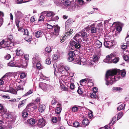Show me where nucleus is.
<instances>
[{
    "label": "nucleus",
    "instance_id": "f257e3e1",
    "mask_svg": "<svg viewBox=\"0 0 129 129\" xmlns=\"http://www.w3.org/2000/svg\"><path fill=\"white\" fill-rule=\"evenodd\" d=\"M119 73V72L115 70L108 71L106 74L105 78L106 84L107 85L112 84L113 82L118 80L119 78L115 75Z\"/></svg>",
    "mask_w": 129,
    "mask_h": 129
},
{
    "label": "nucleus",
    "instance_id": "f03ea898",
    "mask_svg": "<svg viewBox=\"0 0 129 129\" xmlns=\"http://www.w3.org/2000/svg\"><path fill=\"white\" fill-rule=\"evenodd\" d=\"M56 4L62 6V7L68 9V11L71 10L73 9V6H71V2L69 0H59L56 1Z\"/></svg>",
    "mask_w": 129,
    "mask_h": 129
},
{
    "label": "nucleus",
    "instance_id": "7ed1b4c3",
    "mask_svg": "<svg viewBox=\"0 0 129 129\" xmlns=\"http://www.w3.org/2000/svg\"><path fill=\"white\" fill-rule=\"evenodd\" d=\"M33 104H30L27 106L26 109L22 112V116L23 117H26L28 116V114L27 111V110L29 112H31L34 110L35 108L33 107Z\"/></svg>",
    "mask_w": 129,
    "mask_h": 129
},
{
    "label": "nucleus",
    "instance_id": "20e7f679",
    "mask_svg": "<svg viewBox=\"0 0 129 129\" xmlns=\"http://www.w3.org/2000/svg\"><path fill=\"white\" fill-rule=\"evenodd\" d=\"M11 79V76L6 73L0 79V85H3L4 83H6L9 80H10Z\"/></svg>",
    "mask_w": 129,
    "mask_h": 129
},
{
    "label": "nucleus",
    "instance_id": "39448f33",
    "mask_svg": "<svg viewBox=\"0 0 129 129\" xmlns=\"http://www.w3.org/2000/svg\"><path fill=\"white\" fill-rule=\"evenodd\" d=\"M104 44L105 47L110 48L115 46L116 44V43L115 42L105 41H104Z\"/></svg>",
    "mask_w": 129,
    "mask_h": 129
},
{
    "label": "nucleus",
    "instance_id": "423d86ee",
    "mask_svg": "<svg viewBox=\"0 0 129 129\" xmlns=\"http://www.w3.org/2000/svg\"><path fill=\"white\" fill-rule=\"evenodd\" d=\"M38 126L40 127H42L45 126L46 123L45 120L43 118L38 119L37 121Z\"/></svg>",
    "mask_w": 129,
    "mask_h": 129
},
{
    "label": "nucleus",
    "instance_id": "0eeeda50",
    "mask_svg": "<svg viewBox=\"0 0 129 129\" xmlns=\"http://www.w3.org/2000/svg\"><path fill=\"white\" fill-rule=\"evenodd\" d=\"M41 14L42 15L45 16H46L48 17H53L55 14L54 12L50 11H45L42 12Z\"/></svg>",
    "mask_w": 129,
    "mask_h": 129
},
{
    "label": "nucleus",
    "instance_id": "6e6552de",
    "mask_svg": "<svg viewBox=\"0 0 129 129\" xmlns=\"http://www.w3.org/2000/svg\"><path fill=\"white\" fill-rule=\"evenodd\" d=\"M15 67L18 68H25L27 66V63L26 62H25V65H23V64H21V61L20 60H17L16 61Z\"/></svg>",
    "mask_w": 129,
    "mask_h": 129
},
{
    "label": "nucleus",
    "instance_id": "1a4fd4ad",
    "mask_svg": "<svg viewBox=\"0 0 129 129\" xmlns=\"http://www.w3.org/2000/svg\"><path fill=\"white\" fill-rule=\"evenodd\" d=\"M39 84V86L43 90L45 91L47 90L48 87L49 86V85L44 83H40Z\"/></svg>",
    "mask_w": 129,
    "mask_h": 129
},
{
    "label": "nucleus",
    "instance_id": "9d476101",
    "mask_svg": "<svg viewBox=\"0 0 129 129\" xmlns=\"http://www.w3.org/2000/svg\"><path fill=\"white\" fill-rule=\"evenodd\" d=\"M112 55L111 54L107 56L106 58L104 59V62L107 63H112Z\"/></svg>",
    "mask_w": 129,
    "mask_h": 129
},
{
    "label": "nucleus",
    "instance_id": "9b49d317",
    "mask_svg": "<svg viewBox=\"0 0 129 129\" xmlns=\"http://www.w3.org/2000/svg\"><path fill=\"white\" fill-rule=\"evenodd\" d=\"M75 54L74 51H70L69 53V57L68 60L69 61H72L74 59V56Z\"/></svg>",
    "mask_w": 129,
    "mask_h": 129
},
{
    "label": "nucleus",
    "instance_id": "f8f14e48",
    "mask_svg": "<svg viewBox=\"0 0 129 129\" xmlns=\"http://www.w3.org/2000/svg\"><path fill=\"white\" fill-rule=\"evenodd\" d=\"M53 27L54 28V31L53 33V35L58 36L59 34L60 27L57 25L56 26L54 25Z\"/></svg>",
    "mask_w": 129,
    "mask_h": 129
},
{
    "label": "nucleus",
    "instance_id": "ddd939ff",
    "mask_svg": "<svg viewBox=\"0 0 129 129\" xmlns=\"http://www.w3.org/2000/svg\"><path fill=\"white\" fill-rule=\"evenodd\" d=\"M104 40L105 41L115 42L114 41V37L112 36H109L108 35L104 37Z\"/></svg>",
    "mask_w": 129,
    "mask_h": 129
},
{
    "label": "nucleus",
    "instance_id": "4468645a",
    "mask_svg": "<svg viewBox=\"0 0 129 129\" xmlns=\"http://www.w3.org/2000/svg\"><path fill=\"white\" fill-rule=\"evenodd\" d=\"M63 68V66L62 64H61L60 66L58 67V70L59 73L63 75H64L66 72L64 70Z\"/></svg>",
    "mask_w": 129,
    "mask_h": 129
},
{
    "label": "nucleus",
    "instance_id": "2eb2a0df",
    "mask_svg": "<svg viewBox=\"0 0 129 129\" xmlns=\"http://www.w3.org/2000/svg\"><path fill=\"white\" fill-rule=\"evenodd\" d=\"M102 43L99 40H96L94 43V47L96 48H99L101 47Z\"/></svg>",
    "mask_w": 129,
    "mask_h": 129
},
{
    "label": "nucleus",
    "instance_id": "dca6fc26",
    "mask_svg": "<svg viewBox=\"0 0 129 129\" xmlns=\"http://www.w3.org/2000/svg\"><path fill=\"white\" fill-rule=\"evenodd\" d=\"M14 14L16 18H20L23 15V14L19 11H15Z\"/></svg>",
    "mask_w": 129,
    "mask_h": 129
},
{
    "label": "nucleus",
    "instance_id": "f3484780",
    "mask_svg": "<svg viewBox=\"0 0 129 129\" xmlns=\"http://www.w3.org/2000/svg\"><path fill=\"white\" fill-rule=\"evenodd\" d=\"M77 42H76L73 40H71L70 42V47H71V49L73 50H75V48L76 45V43Z\"/></svg>",
    "mask_w": 129,
    "mask_h": 129
},
{
    "label": "nucleus",
    "instance_id": "a211bd4d",
    "mask_svg": "<svg viewBox=\"0 0 129 129\" xmlns=\"http://www.w3.org/2000/svg\"><path fill=\"white\" fill-rule=\"evenodd\" d=\"M45 109V106L44 104H41L39 106L38 110L39 112L42 113L44 111Z\"/></svg>",
    "mask_w": 129,
    "mask_h": 129
},
{
    "label": "nucleus",
    "instance_id": "6ab92c4d",
    "mask_svg": "<svg viewBox=\"0 0 129 129\" xmlns=\"http://www.w3.org/2000/svg\"><path fill=\"white\" fill-rule=\"evenodd\" d=\"M43 33L41 30H39L35 32V36L37 38L41 37L43 35Z\"/></svg>",
    "mask_w": 129,
    "mask_h": 129
},
{
    "label": "nucleus",
    "instance_id": "aec40b11",
    "mask_svg": "<svg viewBox=\"0 0 129 129\" xmlns=\"http://www.w3.org/2000/svg\"><path fill=\"white\" fill-rule=\"evenodd\" d=\"M6 42H5V46L4 47L3 46V48H6L7 47H9V45H10L11 44H13V42L10 43V42L9 41H8V39H5Z\"/></svg>",
    "mask_w": 129,
    "mask_h": 129
},
{
    "label": "nucleus",
    "instance_id": "412c9836",
    "mask_svg": "<svg viewBox=\"0 0 129 129\" xmlns=\"http://www.w3.org/2000/svg\"><path fill=\"white\" fill-rule=\"evenodd\" d=\"M16 55L17 56H21L23 54V51L20 48H18L16 50Z\"/></svg>",
    "mask_w": 129,
    "mask_h": 129
},
{
    "label": "nucleus",
    "instance_id": "4be33fe9",
    "mask_svg": "<svg viewBox=\"0 0 129 129\" xmlns=\"http://www.w3.org/2000/svg\"><path fill=\"white\" fill-rule=\"evenodd\" d=\"M103 27L102 23V22L98 24L96 28L98 32H99L102 30Z\"/></svg>",
    "mask_w": 129,
    "mask_h": 129
},
{
    "label": "nucleus",
    "instance_id": "5701e85b",
    "mask_svg": "<svg viewBox=\"0 0 129 129\" xmlns=\"http://www.w3.org/2000/svg\"><path fill=\"white\" fill-rule=\"evenodd\" d=\"M26 102V100H23L19 102L18 107L19 108H21L25 104Z\"/></svg>",
    "mask_w": 129,
    "mask_h": 129
},
{
    "label": "nucleus",
    "instance_id": "b1692460",
    "mask_svg": "<svg viewBox=\"0 0 129 129\" xmlns=\"http://www.w3.org/2000/svg\"><path fill=\"white\" fill-rule=\"evenodd\" d=\"M122 89V88L119 87H114L112 88L113 91L114 92L120 91Z\"/></svg>",
    "mask_w": 129,
    "mask_h": 129
},
{
    "label": "nucleus",
    "instance_id": "393cba45",
    "mask_svg": "<svg viewBox=\"0 0 129 129\" xmlns=\"http://www.w3.org/2000/svg\"><path fill=\"white\" fill-rule=\"evenodd\" d=\"M100 58L99 57L96 55H94L93 56V60L94 62H97Z\"/></svg>",
    "mask_w": 129,
    "mask_h": 129
},
{
    "label": "nucleus",
    "instance_id": "a878e982",
    "mask_svg": "<svg viewBox=\"0 0 129 129\" xmlns=\"http://www.w3.org/2000/svg\"><path fill=\"white\" fill-rule=\"evenodd\" d=\"M125 105L124 104H122L121 105L119 106L117 108V110L119 111L121 110L124 108Z\"/></svg>",
    "mask_w": 129,
    "mask_h": 129
},
{
    "label": "nucleus",
    "instance_id": "bb28decb",
    "mask_svg": "<svg viewBox=\"0 0 129 129\" xmlns=\"http://www.w3.org/2000/svg\"><path fill=\"white\" fill-rule=\"evenodd\" d=\"M76 45L75 46V50L77 51V50H79V49L81 47V45L78 42H77L76 43Z\"/></svg>",
    "mask_w": 129,
    "mask_h": 129
},
{
    "label": "nucleus",
    "instance_id": "cd10ccee",
    "mask_svg": "<svg viewBox=\"0 0 129 129\" xmlns=\"http://www.w3.org/2000/svg\"><path fill=\"white\" fill-rule=\"evenodd\" d=\"M61 110V108L60 106L56 107L55 112L57 114H59Z\"/></svg>",
    "mask_w": 129,
    "mask_h": 129
},
{
    "label": "nucleus",
    "instance_id": "c85d7f7f",
    "mask_svg": "<svg viewBox=\"0 0 129 129\" xmlns=\"http://www.w3.org/2000/svg\"><path fill=\"white\" fill-rule=\"evenodd\" d=\"M36 66L37 69L39 70H40L41 69L44 68L43 66H41V64L39 62H38L37 63Z\"/></svg>",
    "mask_w": 129,
    "mask_h": 129
},
{
    "label": "nucleus",
    "instance_id": "c756f323",
    "mask_svg": "<svg viewBox=\"0 0 129 129\" xmlns=\"http://www.w3.org/2000/svg\"><path fill=\"white\" fill-rule=\"evenodd\" d=\"M97 29L96 28L94 27H91L90 28V31L92 34H94L97 31Z\"/></svg>",
    "mask_w": 129,
    "mask_h": 129
},
{
    "label": "nucleus",
    "instance_id": "7c9ffc66",
    "mask_svg": "<svg viewBox=\"0 0 129 129\" xmlns=\"http://www.w3.org/2000/svg\"><path fill=\"white\" fill-rule=\"evenodd\" d=\"M9 92L11 93L14 94H16L17 93V91L15 90L14 88L12 87H10L9 90Z\"/></svg>",
    "mask_w": 129,
    "mask_h": 129
},
{
    "label": "nucleus",
    "instance_id": "2f4dec72",
    "mask_svg": "<svg viewBox=\"0 0 129 129\" xmlns=\"http://www.w3.org/2000/svg\"><path fill=\"white\" fill-rule=\"evenodd\" d=\"M119 57H115L114 59H112V63H117L119 60Z\"/></svg>",
    "mask_w": 129,
    "mask_h": 129
},
{
    "label": "nucleus",
    "instance_id": "473e14b6",
    "mask_svg": "<svg viewBox=\"0 0 129 129\" xmlns=\"http://www.w3.org/2000/svg\"><path fill=\"white\" fill-rule=\"evenodd\" d=\"M80 33L83 37L85 38L87 37V33L85 32V31H80Z\"/></svg>",
    "mask_w": 129,
    "mask_h": 129
},
{
    "label": "nucleus",
    "instance_id": "72a5a7b5",
    "mask_svg": "<svg viewBox=\"0 0 129 129\" xmlns=\"http://www.w3.org/2000/svg\"><path fill=\"white\" fill-rule=\"evenodd\" d=\"M45 50L46 53H48L49 54V53L51 52L52 50L50 47H47L45 49Z\"/></svg>",
    "mask_w": 129,
    "mask_h": 129
},
{
    "label": "nucleus",
    "instance_id": "f704fd0d",
    "mask_svg": "<svg viewBox=\"0 0 129 129\" xmlns=\"http://www.w3.org/2000/svg\"><path fill=\"white\" fill-rule=\"evenodd\" d=\"M116 117L115 116L112 118V120L111 121V122L109 123V124L110 125H113V124L114 123L115 121H116Z\"/></svg>",
    "mask_w": 129,
    "mask_h": 129
},
{
    "label": "nucleus",
    "instance_id": "c9c22d12",
    "mask_svg": "<svg viewBox=\"0 0 129 129\" xmlns=\"http://www.w3.org/2000/svg\"><path fill=\"white\" fill-rule=\"evenodd\" d=\"M89 123V122L88 119H84L82 122V123L84 125H87Z\"/></svg>",
    "mask_w": 129,
    "mask_h": 129
},
{
    "label": "nucleus",
    "instance_id": "e433bc0d",
    "mask_svg": "<svg viewBox=\"0 0 129 129\" xmlns=\"http://www.w3.org/2000/svg\"><path fill=\"white\" fill-rule=\"evenodd\" d=\"M8 65L9 66L14 67L15 66V63L12 60L11 61L8 63Z\"/></svg>",
    "mask_w": 129,
    "mask_h": 129
},
{
    "label": "nucleus",
    "instance_id": "4c0bfd02",
    "mask_svg": "<svg viewBox=\"0 0 129 129\" xmlns=\"http://www.w3.org/2000/svg\"><path fill=\"white\" fill-rule=\"evenodd\" d=\"M4 129H11L12 128L11 126L10 125H8L7 124L3 125Z\"/></svg>",
    "mask_w": 129,
    "mask_h": 129
},
{
    "label": "nucleus",
    "instance_id": "58836bf2",
    "mask_svg": "<svg viewBox=\"0 0 129 129\" xmlns=\"http://www.w3.org/2000/svg\"><path fill=\"white\" fill-rule=\"evenodd\" d=\"M85 2L83 1L82 0H78V6H80L82 5L85 4Z\"/></svg>",
    "mask_w": 129,
    "mask_h": 129
},
{
    "label": "nucleus",
    "instance_id": "ea45409f",
    "mask_svg": "<svg viewBox=\"0 0 129 129\" xmlns=\"http://www.w3.org/2000/svg\"><path fill=\"white\" fill-rule=\"evenodd\" d=\"M35 123V119L31 118L29 120V123L31 125H32L34 124Z\"/></svg>",
    "mask_w": 129,
    "mask_h": 129
},
{
    "label": "nucleus",
    "instance_id": "a19ab883",
    "mask_svg": "<svg viewBox=\"0 0 129 129\" xmlns=\"http://www.w3.org/2000/svg\"><path fill=\"white\" fill-rule=\"evenodd\" d=\"M20 18H16L15 23L17 27H19V24L20 22Z\"/></svg>",
    "mask_w": 129,
    "mask_h": 129
},
{
    "label": "nucleus",
    "instance_id": "79ce46f5",
    "mask_svg": "<svg viewBox=\"0 0 129 129\" xmlns=\"http://www.w3.org/2000/svg\"><path fill=\"white\" fill-rule=\"evenodd\" d=\"M86 61V60L85 58H82L81 59L80 62H79V64L81 65H84V63Z\"/></svg>",
    "mask_w": 129,
    "mask_h": 129
},
{
    "label": "nucleus",
    "instance_id": "37998d69",
    "mask_svg": "<svg viewBox=\"0 0 129 129\" xmlns=\"http://www.w3.org/2000/svg\"><path fill=\"white\" fill-rule=\"evenodd\" d=\"M5 42H6L5 39L3 40L0 42V46L3 48V46H5Z\"/></svg>",
    "mask_w": 129,
    "mask_h": 129
},
{
    "label": "nucleus",
    "instance_id": "c03bdc74",
    "mask_svg": "<svg viewBox=\"0 0 129 129\" xmlns=\"http://www.w3.org/2000/svg\"><path fill=\"white\" fill-rule=\"evenodd\" d=\"M25 39L27 41L30 42L31 40L32 37L31 36H28V35L27 37L25 38Z\"/></svg>",
    "mask_w": 129,
    "mask_h": 129
},
{
    "label": "nucleus",
    "instance_id": "a18cd8bd",
    "mask_svg": "<svg viewBox=\"0 0 129 129\" xmlns=\"http://www.w3.org/2000/svg\"><path fill=\"white\" fill-rule=\"evenodd\" d=\"M80 37V35L79 34L77 33L76 34L74 37L73 39L77 41L78 38Z\"/></svg>",
    "mask_w": 129,
    "mask_h": 129
},
{
    "label": "nucleus",
    "instance_id": "49530a36",
    "mask_svg": "<svg viewBox=\"0 0 129 129\" xmlns=\"http://www.w3.org/2000/svg\"><path fill=\"white\" fill-rule=\"evenodd\" d=\"M73 125L74 127H78L79 126V123L78 122H75L73 123Z\"/></svg>",
    "mask_w": 129,
    "mask_h": 129
},
{
    "label": "nucleus",
    "instance_id": "de8ad7c7",
    "mask_svg": "<svg viewBox=\"0 0 129 129\" xmlns=\"http://www.w3.org/2000/svg\"><path fill=\"white\" fill-rule=\"evenodd\" d=\"M123 115L122 112H120L118 114L117 120L120 119L122 116Z\"/></svg>",
    "mask_w": 129,
    "mask_h": 129
},
{
    "label": "nucleus",
    "instance_id": "09e8293b",
    "mask_svg": "<svg viewBox=\"0 0 129 129\" xmlns=\"http://www.w3.org/2000/svg\"><path fill=\"white\" fill-rule=\"evenodd\" d=\"M51 121L52 122L56 123L57 122V118L55 117H53L52 118Z\"/></svg>",
    "mask_w": 129,
    "mask_h": 129
},
{
    "label": "nucleus",
    "instance_id": "8fccbe9b",
    "mask_svg": "<svg viewBox=\"0 0 129 129\" xmlns=\"http://www.w3.org/2000/svg\"><path fill=\"white\" fill-rule=\"evenodd\" d=\"M4 115H5V116L6 118L8 119L12 117V115L9 113H7L5 114Z\"/></svg>",
    "mask_w": 129,
    "mask_h": 129
},
{
    "label": "nucleus",
    "instance_id": "3c124183",
    "mask_svg": "<svg viewBox=\"0 0 129 129\" xmlns=\"http://www.w3.org/2000/svg\"><path fill=\"white\" fill-rule=\"evenodd\" d=\"M60 87L63 90H67L68 89V88L66 87L65 85H64L62 84L61 85L60 84Z\"/></svg>",
    "mask_w": 129,
    "mask_h": 129
},
{
    "label": "nucleus",
    "instance_id": "603ef678",
    "mask_svg": "<svg viewBox=\"0 0 129 129\" xmlns=\"http://www.w3.org/2000/svg\"><path fill=\"white\" fill-rule=\"evenodd\" d=\"M129 37V31L128 32L127 34V36L126 37L125 39L127 40V41L126 42V44L127 45V46H129V39H127V38Z\"/></svg>",
    "mask_w": 129,
    "mask_h": 129
},
{
    "label": "nucleus",
    "instance_id": "864d4df0",
    "mask_svg": "<svg viewBox=\"0 0 129 129\" xmlns=\"http://www.w3.org/2000/svg\"><path fill=\"white\" fill-rule=\"evenodd\" d=\"M33 92V91L32 90H30L28 92H27L26 93H25L24 95V96H26L29 95L31 94Z\"/></svg>",
    "mask_w": 129,
    "mask_h": 129
},
{
    "label": "nucleus",
    "instance_id": "5fc2aeb1",
    "mask_svg": "<svg viewBox=\"0 0 129 129\" xmlns=\"http://www.w3.org/2000/svg\"><path fill=\"white\" fill-rule=\"evenodd\" d=\"M94 25V24H92L91 25H88V26L86 27L85 28V30L86 31H88L90 29V28L93 25Z\"/></svg>",
    "mask_w": 129,
    "mask_h": 129
},
{
    "label": "nucleus",
    "instance_id": "6e6d98bb",
    "mask_svg": "<svg viewBox=\"0 0 129 129\" xmlns=\"http://www.w3.org/2000/svg\"><path fill=\"white\" fill-rule=\"evenodd\" d=\"M20 77L21 79H23L25 77L26 75L24 73L22 72L20 73Z\"/></svg>",
    "mask_w": 129,
    "mask_h": 129
},
{
    "label": "nucleus",
    "instance_id": "4d7b16f0",
    "mask_svg": "<svg viewBox=\"0 0 129 129\" xmlns=\"http://www.w3.org/2000/svg\"><path fill=\"white\" fill-rule=\"evenodd\" d=\"M42 15L40 16V17L39 18L38 20V21H42L44 20V16Z\"/></svg>",
    "mask_w": 129,
    "mask_h": 129
},
{
    "label": "nucleus",
    "instance_id": "13d9d810",
    "mask_svg": "<svg viewBox=\"0 0 129 129\" xmlns=\"http://www.w3.org/2000/svg\"><path fill=\"white\" fill-rule=\"evenodd\" d=\"M96 95L95 93L94 92L92 93L90 95V97L92 98H96Z\"/></svg>",
    "mask_w": 129,
    "mask_h": 129
},
{
    "label": "nucleus",
    "instance_id": "bf43d9fd",
    "mask_svg": "<svg viewBox=\"0 0 129 129\" xmlns=\"http://www.w3.org/2000/svg\"><path fill=\"white\" fill-rule=\"evenodd\" d=\"M75 87V86L74 83H71L70 84V88L71 89H74Z\"/></svg>",
    "mask_w": 129,
    "mask_h": 129
},
{
    "label": "nucleus",
    "instance_id": "052dcab7",
    "mask_svg": "<svg viewBox=\"0 0 129 129\" xmlns=\"http://www.w3.org/2000/svg\"><path fill=\"white\" fill-rule=\"evenodd\" d=\"M23 86L21 85H19L18 86L17 88L16 89V90H23Z\"/></svg>",
    "mask_w": 129,
    "mask_h": 129
},
{
    "label": "nucleus",
    "instance_id": "680f3d73",
    "mask_svg": "<svg viewBox=\"0 0 129 129\" xmlns=\"http://www.w3.org/2000/svg\"><path fill=\"white\" fill-rule=\"evenodd\" d=\"M45 63L47 64H49L51 63V61L49 58H47L46 60Z\"/></svg>",
    "mask_w": 129,
    "mask_h": 129
},
{
    "label": "nucleus",
    "instance_id": "e2e57ef3",
    "mask_svg": "<svg viewBox=\"0 0 129 129\" xmlns=\"http://www.w3.org/2000/svg\"><path fill=\"white\" fill-rule=\"evenodd\" d=\"M68 31H67L68 34L69 35H70L72 34V32H73V29H69V30H68Z\"/></svg>",
    "mask_w": 129,
    "mask_h": 129
},
{
    "label": "nucleus",
    "instance_id": "0e129e2a",
    "mask_svg": "<svg viewBox=\"0 0 129 129\" xmlns=\"http://www.w3.org/2000/svg\"><path fill=\"white\" fill-rule=\"evenodd\" d=\"M77 92L79 94H81L83 93V91L81 89L78 88Z\"/></svg>",
    "mask_w": 129,
    "mask_h": 129
},
{
    "label": "nucleus",
    "instance_id": "69168bd1",
    "mask_svg": "<svg viewBox=\"0 0 129 129\" xmlns=\"http://www.w3.org/2000/svg\"><path fill=\"white\" fill-rule=\"evenodd\" d=\"M120 73L121 76H122L124 77L125 76L126 74V72L124 70L121 71Z\"/></svg>",
    "mask_w": 129,
    "mask_h": 129
},
{
    "label": "nucleus",
    "instance_id": "338daca9",
    "mask_svg": "<svg viewBox=\"0 0 129 129\" xmlns=\"http://www.w3.org/2000/svg\"><path fill=\"white\" fill-rule=\"evenodd\" d=\"M123 58L125 61H128L129 60V58L127 55L123 57Z\"/></svg>",
    "mask_w": 129,
    "mask_h": 129
},
{
    "label": "nucleus",
    "instance_id": "774afa93",
    "mask_svg": "<svg viewBox=\"0 0 129 129\" xmlns=\"http://www.w3.org/2000/svg\"><path fill=\"white\" fill-rule=\"evenodd\" d=\"M11 57V56L9 54H8L5 57V58L7 60H8L10 59Z\"/></svg>",
    "mask_w": 129,
    "mask_h": 129
}]
</instances>
